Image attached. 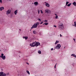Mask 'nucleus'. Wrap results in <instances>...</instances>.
<instances>
[{
	"mask_svg": "<svg viewBox=\"0 0 76 76\" xmlns=\"http://www.w3.org/2000/svg\"><path fill=\"white\" fill-rule=\"evenodd\" d=\"M45 25H48V23H45Z\"/></svg>",
	"mask_w": 76,
	"mask_h": 76,
	"instance_id": "obj_25",
	"label": "nucleus"
},
{
	"mask_svg": "<svg viewBox=\"0 0 76 76\" xmlns=\"http://www.w3.org/2000/svg\"><path fill=\"white\" fill-rule=\"evenodd\" d=\"M43 22H43L41 21V23H40V24H42L43 23Z\"/></svg>",
	"mask_w": 76,
	"mask_h": 76,
	"instance_id": "obj_31",
	"label": "nucleus"
},
{
	"mask_svg": "<svg viewBox=\"0 0 76 76\" xmlns=\"http://www.w3.org/2000/svg\"><path fill=\"white\" fill-rule=\"evenodd\" d=\"M60 36L61 37H62V35H61V34H60Z\"/></svg>",
	"mask_w": 76,
	"mask_h": 76,
	"instance_id": "obj_36",
	"label": "nucleus"
},
{
	"mask_svg": "<svg viewBox=\"0 0 76 76\" xmlns=\"http://www.w3.org/2000/svg\"><path fill=\"white\" fill-rule=\"evenodd\" d=\"M35 43V42H33L32 44V43H31L30 44V46H31V47H34L35 46H34V44Z\"/></svg>",
	"mask_w": 76,
	"mask_h": 76,
	"instance_id": "obj_9",
	"label": "nucleus"
},
{
	"mask_svg": "<svg viewBox=\"0 0 76 76\" xmlns=\"http://www.w3.org/2000/svg\"><path fill=\"white\" fill-rule=\"evenodd\" d=\"M14 13H15V15H17V13H18V10H16L14 12Z\"/></svg>",
	"mask_w": 76,
	"mask_h": 76,
	"instance_id": "obj_12",
	"label": "nucleus"
},
{
	"mask_svg": "<svg viewBox=\"0 0 76 76\" xmlns=\"http://www.w3.org/2000/svg\"><path fill=\"white\" fill-rule=\"evenodd\" d=\"M6 76V73H4H4H3L2 76Z\"/></svg>",
	"mask_w": 76,
	"mask_h": 76,
	"instance_id": "obj_17",
	"label": "nucleus"
},
{
	"mask_svg": "<svg viewBox=\"0 0 76 76\" xmlns=\"http://www.w3.org/2000/svg\"><path fill=\"white\" fill-rule=\"evenodd\" d=\"M58 15L56 16L55 17V19H58Z\"/></svg>",
	"mask_w": 76,
	"mask_h": 76,
	"instance_id": "obj_27",
	"label": "nucleus"
},
{
	"mask_svg": "<svg viewBox=\"0 0 76 76\" xmlns=\"http://www.w3.org/2000/svg\"><path fill=\"white\" fill-rule=\"evenodd\" d=\"M71 4H72V3H70V4H69L67 5V6H68V7H69L70 6V5H71Z\"/></svg>",
	"mask_w": 76,
	"mask_h": 76,
	"instance_id": "obj_18",
	"label": "nucleus"
},
{
	"mask_svg": "<svg viewBox=\"0 0 76 76\" xmlns=\"http://www.w3.org/2000/svg\"><path fill=\"white\" fill-rule=\"evenodd\" d=\"M38 2H35L34 4L35 6H38Z\"/></svg>",
	"mask_w": 76,
	"mask_h": 76,
	"instance_id": "obj_11",
	"label": "nucleus"
},
{
	"mask_svg": "<svg viewBox=\"0 0 76 76\" xmlns=\"http://www.w3.org/2000/svg\"><path fill=\"white\" fill-rule=\"evenodd\" d=\"M37 20L40 21L39 22H41V19L38 18L37 19Z\"/></svg>",
	"mask_w": 76,
	"mask_h": 76,
	"instance_id": "obj_26",
	"label": "nucleus"
},
{
	"mask_svg": "<svg viewBox=\"0 0 76 76\" xmlns=\"http://www.w3.org/2000/svg\"><path fill=\"white\" fill-rule=\"evenodd\" d=\"M45 22H48V20H45Z\"/></svg>",
	"mask_w": 76,
	"mask_h": 76,
	"instance_id": "obj_37",
	"label": "nucleus"
},
{
	"mask_svg": "<svg viewBox=\"0 0 76 76\" xmlns=\"http://www.w3.org/2000/svg\"><path fill=\"white\" fill-rule=\"evenodd\" d=\"M74 26H75V27H76V21H75L74 22Z\"/></svg>",
	"mask_w": 76,
	"mask_h": 76,
	"instance_id": "obj_21",
	"label": "nucleus"
},
{
	"mask_svg": "<svg viewBox=\"0 0 76 76\" xmlns=\"http://www.w3.org/2000/svg\"><path fill=\"white\" fill-rule=\"evenodd\" d=\"M4 7H0V10L2 11V10H4Z\"/></svg>",
	"mask_w": 76,
	"mask_h": 76,
	"instance_id": "obj_10",
	"label": "nucleus"
},
{
	"mask_svg": "<svg viewBox=\"0 0 76 76\" xmlns=\"http://www.w3.org/2000/svg\"><path fill=\"white\" fill-rule=\"evenodd\" d=\"M73 5L75 6H76V2L75 1L74 2L72 3Z\"/></svg>",
	"mask_w": 76,
	"mask_h": 76,
	"instance_id": "obj_14",
	"label": "nucleus"
},
{
	"mask_svg": "<svg viewBox=\"0 0 76 76\" xmlns=\"http://www.w3.org/2000/svg\"><path fill=\"white\" fill-rule=\"evenodd\" d=\"M45 3H46V4H45V6L46 7H50V4L48 3H47L46 2H45Z\"/></svg>",
	"mask_w": 76,
	"mask_h": 76,
	"instance_id": "obj_8",
	"label": "nucleus"
},
{
	"mask_svg": "<svg viewBox=\"0 0 76 76\" xmlns=\"http://www.w3.org/2000/svg\"><path fill=\"white\" fill-rule=\"evenodd\" d=\"M45 13H51V11L49 10H45Z\"/></svg>",
	"mask_w": 76,
	"mask_h": 76,
	"instance_id": "obj_6",
	"label": "nucleus"
},
{
	"mask_svg": "<svg viewBox=\"0 0 76 76\" xmlns=\"http://www.w3.org/2000/svg\"><path fill=\"white\" fill-rule=\"evenodd\" d=\"M38 53L39 54H41V50H38Z\"/></svg>",
	"mask_w": 76,
	"mask_h": 76,
	"instance_id": "obj_20",
	"label": "nucleus"
},
{
	"mask_svg": "<svg viewBox=\"0 0 76 76\" xmlns=\"http://www.w3.org/2000/svg\"><path fill=\"white\" fill-rule=\"evenodd\" d=\"M58 42H59V41L57 40H56V42L55 43V44L56 45L57 44V43H58Z\"/></svg>",
	"mask_w": 76,
	"mask_h": 76,
	"instance_id": "obj_19",
	"label": "nucleus"
},
{
	"mask_svg": "<svg viewBox=\"0 0 76 76\" xmlns=\"http://www.w3.org/2000/svg\"><path fill=\"white\" fill-rule=\"evenodd\" d=\"M64 8H66V6H65L64 7Z\"/></svg>",
	"mask_w": 76,
	"mask_h": 76,
	"instance_id": "obj_46",
	"label": "nucleus"
},
{
	"mask_svg": "<svg viewBox=\"0 0 76 76\" xmlns=\"http://www.w3.org/2000/svg\"><path fill=\"white\" fill-rule=\"evenodd\" d=\"M54 15H56V16H57V14H54Z\"/></svg>",
	"mask_w": 76,
	"mask_h": 76,
	"instance_id": "obj_39",
	"label": "nucleus"
},
{
	"mask_svg": "<svg viewBox=\"0 0 76 76\" xmlns=\"http://www.w3.org/2000/svg\"><path fill=\"white\" fill-rule=\"evenodd\" d=\"M0 57L2 58L3 60L6 59V56H4V54H3V53H1V56H0Z\"/></svg>",
	"mask_w": 76,
	"mask_h": 76,
	"instance_id": "obj_2",
	"label": "nucleus"
},
{
	"mask_svg": "<svg viewBox=\"0 0 76 76\" xmlns=\"http://www.w3.org/2000/svg\"><path fill=\"white\" fill-rule=\"evenodd\" d=\"M3 73H4L3 72H0V76H2Z\"/></svg>",
	"mask_w": 76,
	"mask_h": 76,
	"instance_id": "obj_16",
	"label": "nucleus"
},
{
	"mask_svg": "<svg viewBox=\"0 0 76 76\" xmlns=\"http://www.w3.org/2000/svg\"><path fill=\"white\" fill-rule=\"evenodd\" d=\"M38 14H39V10H38Z\"/></svg>",
	"mask_w": 76,
	"mask_h": 76,
	"instance_id": "obj_33",
	"label": "nucleus"
},
{
	"mask_svg": "<svg viewBox=\"0 0 76 76\" xmlns=\"http://www.w3.org/2000/svg\"><path fill=\"white\" fill-rule=\"evenodd\" d=\"M64 48H65V47H64Z\"/></svg>",
	"mask_w": 76,
	"mask_h": 76,
	"instance_id": "obj_51",
	"label": "nucleus"
},
{
	"mask_svg": "<svg viewBox=\"0 0 76 76\" xmlns=\"http://www.w3.org/2000/svg\"><path fill=\"white\" fill-rule=\"evenodd\" d=\"M25 37H23V38H25Z\"/></svg>",
	"mask_w": 76,
	"mask_h": 76,
	"instance_id": "obj_41",
	"label": "nucleus"
},
{
	"mask_svg": "<svg viewBox=\"0 0 76 76\" xmlns=\"http://www.w3.org/2000/svg\"><path fill=\"white\" fill-rule=\"evenodd\" d=\"M37 27V25H36V23H34L32 26L31 27V29H33V28H35Z\"/></svg>",
	"mask_w": 76,
	"mask_h": 76,
	"instance_id": "obj_5",
	"label": "nucleus"
},
{
	"mask_svg": "<svg viewBox=\"0 0 76 76\" xmlns=\"http://www.w3.org/2000/svg\"><path fill=\"white\" fill-rule=\"evenodd\" d=\"M53 26L54 27H55V28H56V27H57V26H55V25Z\"/></svg>",
	"mask_w": 76,
	"mask_h": 76,
	"instance_id": "obj_34",
	"label": "nucleus"
},
{
	"mask_svg": "<svg viewBox=\"0 0 76 76\" xmlns=\"http://www.w3.org/2000/svg\"><path fill=\"white\" fill-rule=\"evenodd\" d=\"M69 3V2H67L66 3V4H68Z\"/></svg>",
	"mask_w": 76,
	"mask_h": 76,
	"instance_id": "obj_32",
	"label": "nucleus"
},
{
	"mask_svg": "<svg viewBox=\"0 0 76 76\" xmlns=\"http://www.w3.org/2000/svg\"><path fill=\"white\" fill-rule=\"evenodd\" d=\"M56 65H57V63L55 65V68L56 69Z\"/></svg>",
	"mask_w": 76,
	"mask_h": 76,
	"instance_id": "obj_35",
	"label": "nucleus"
},
{
	"mask_svg": "<svg viewBox=\"0 0 76 76\" xmlns=\"http://www.w3.org/2000/svg\"><path fill=\"white\" fill-rule=\"evenodd\" d=\"M33 32L34 34H36L37 33V32H36V31L34 30L33 31Z\"/></svg>",
	"mask_w": 76,
	"mask_h": 76,
	"instance_id": "obj_13",
	"label": "nucleus"
},
{
	"mask_svg": "<svg viewBox=\"0 0 76 76\" xmlns=\"http://www.w3.org/2000/svg\"><path fill=\"white\" fill-rule=\"evenodd\" d=\"M26 72H27V73L28 74V75H30V73H29V71L27 70Z\"/></svg>",
	"mask_w": 76,
	"mask_h": 76,
	"instance_id": "obj_22",
	"label": "nucleus"
},
{
	"mask_svg": "<svg viewBox=\"0 0 76 76\" xmlns=\"http://www.w3.org/2000/svg\"><path fill=\"white\" fill-rule=\"evenodd\" d=\"M38 45H40V43L39 42H37L33 46V47H38Z\"/></svg>",
	"mask_w": 76,
	"mask_h": 76,
	"instance_id": "obj_3",
	"label": "nucleus"
},
{
	"mask_svg": "<svg viewBox=\"0 0 76 76\" xmlns=\"http://www.w3.org/2000/svg\"><path fill=\"white\" fill-rule=\"evenodd\" d=\"M67 4H66V5H65V6H67Z\"/></svg>",
	"mask_w": 76,
	"mask_h": 76,
	"instance_id": "obj_45",
	"label": "nucleus"
},
{
	"mask_svg": "<svg viewBox=\"0 0 76 76\" xmlns=\"http://www.w3.org/2000/svg\"><path fill=\"white\" fill-rule=\"evenodd\" d=\"M39 34L41 35V32H40Z\"/></svg>",
	"mask_w": 76,
	"mask_h": 76,
	"instance_id": "obj_43",
	"label": "nucleus"
},
{
	"mask_svg": "<svg viewBox=\"0 0 76 76\" xmlns=\"http://www.w3.org/2000/svg\"><path fill=\"white\" fill-rule=\"evenodd\" d=\"M28 38V37L27 36L25 37V39L26 40V39H27Z\"/></svg>",
	"mask_w": 76,
	"mask_h": 76,
	"instance_id": "obj_24",
	"label": "nucleus"
},
{
	"mask_svg": "<svg viewBox=\"0 0 76 76\" xmlns=\"http://www.w3.org/2000/svg\"><path fill=\"white\" fill-rule=\"evenodd\" d=\"M43 25H45V23L43 24Z\"/></svg>",
	"mask_w": 76,
	"mask_h": 76,
	"instance_id": "obj_48",
	"label": "nucleus"
},
{
	"mask_svg": "<svg viewBox=\"0 0 76 76\" xmlns=\"http://www.w3.org/2000/svg\"><path fill=\"white\" fill-rule=\"evenodd\" d=\"M6 75V76H8L9 75V73H8Z\"/></svg>",
	"mask_w": 76,
	"mask_h": 76,
	"instance_id": "obj_30",
	"label": "nucleus"
},
{
	"mask_svg": "<svg viewBox=\"0 0 76 76\" xmlns=\"http://www.w3.org/2000/svg\"><path fill=\"white\" fill-rule=\"evenodd\" d=\"M64 48H65V47H64Z\"/></svg>",
	"mask_w": 76,
	"mask_h": 76,
	"instance_id": "obj_52",
	"label": "nucleus"
},
{
	"mask_svg": "<svg viewBox=\"0 0 76 76\" xmlns=\"http://www.w3.org/2000/svg\"><path fill=\"white\" fill-rule=\"evenodd\" d=\"M60 47H61V45H60V44H58L57 46L55 47V49H56H56H60Z\"/></svg>",
	"mask_w": 76,
	"mask_h": 76,
	"instance_id": "obj_4",
	"label": "nucleus"
},
{
	"mask_svg": "<svg viewBox=\"0 0 76 76\" xmlns=\"http://www.w3.org/2000/svg\"><path fill=\"white\" fill-rule=\"evenodd\" d=\"M72 26H74V25H73V24Z\"/></svg>",
	"mask_w": 76,
	"mask_h": 76,
	"instance_id": "obj_49",
	"label": "nucleus"
},
{
	"mask_svg": "<svg viewBox=\"0 0 76 76\" xmlns=\"http://www.w3.org/2000/svg\"><path fill=\"white\" fill-rule=\"evenodd\" d=\"M0 3L1 4V3H2V0H0Z\"/></svg>",
	"mask_w": 76,
	"mask_h": 76,
	"instance_id": "obj_29",
	"label": "nucleus"
},
{
	"mask_svg": "<svg viewBox=\"0 0 76 76\" xmlns=\"http://www.w3.org/2000/svg\"><path fill=\"white\" fill-rule=\"evenodd\" d=\"M26 64H28V65H29V63H27Z\"/></svg>",
	"mask_w": 76,
	"mask_h": 76,
	"instance_id": "obj_44",
	"label": "nucleus"
},
{
	"mask_svg": "<svg viewBox=\"0 0 76 76\" xmlns=\"http://www.w3.org/2000/svg\"><path fill=\"white\" fill-rule=\"evenodd\" d=\"M55 50V49H54V50Z\"/></svg>",
	"mask_w": 76,
	"mask_h": 76,
	"instance_id": "obj_50",
	"label": "nucleus"
},
{
	"mask_svg": "<svg viewBox=\"0 0 76 76\" xmlns=\"http://www.w3.org/2000/svg\"><path fill=\"white\" fill-rule=\"evenodd\" d=\"M7 1H11V0H7Z\"/></svg>",
	"mask_w": 76,
	"mask_h": 76,
	"instance_id": "obj_42",
	"label": "nucleus"
},
{
	"mask_svg": "<svg viewBox=\"0 0 76 76\" xmlns=\"http://www.w3.org/2000/svg\"><path fill=\"white\" fill-rule=\"evenodd\" d=\"M40 11H41V13L42 14V13H43V12H42V11L41 10H40Z\"/></svg>",
	"mask_w": 76,
	"mask_h": 76,
	"instance_id": "obj_28",
	"label": "nucleus"
},
{
	"mask_svg": "<svg viewBox=\"0 0 76 76\" xmlns=\"http://www.w3.org/2000/svg\"><path fill=\"white\" fill-rule=\"evenodd\" d=\"M58 28L60 29H63V28H64V26H63V23H60L59 25Z\"/></svg>",
	"mask_w": 76,
	"mask_h": 76,
	"instance_id": "obj_1",
	"label": "nucleus"
},
{
	"mask_svg": "<svg viewBox=\"0 0 76 76\" xmlns=\"http://www.w3.org/2000/svg\"><path fill=\"white\" fill-rule=\"evenodd\" d=\"M71 56H73V57H74L76 58V55L75 54H72L71 55Z\"/></svg>",
	"mask_w": 76,
	"mask_h": 76,
	"instance_id": "obj_15",
	"label": "nucleus"
},
{
	"mask_svg": "<svg viewBox=\"0 0 76 76\" xmlns=\"http://www.w3.org/2000/svg\"><path fill=\"white\" fill-rule=\"evenodd\" d=\"M19 30L20 31H21V30H20V29Z\"/></svg>",
	"mask_w": 76,
	"mask_h": 76,
	"instance_id": "obj_47",
	"label": "nucleus"
},
{
	"mask_svg": "<svg viewBox=\"0 0 76 76\" xmlns=\"http://www.w3.org/2000/svg\"><path fill=\"white\" fill-rule=\"evenodd\" d=\"M51 51L53 50V48H51Z\"/></svg>",
	"mask_w": 76,
	"mask_h": 76,
	"instance_id": "obj_38",
	"label": "nucleus"
},
{
	"mask_svg": "<svg viewBox=\"0 0 76 76\" xmlns=\"http://www.w3.org/2000/svg\"><path fill=\"white\" fill-rule=\"evenodd\" d=\"M73 40L75 42V39H73Z\"/></svg>",
	"mask_w": 76,
	"mask_h": 76,
	"instance_id": "obj_40",
	"label": "nucleus"
},
{
	"mask_svg": "<svg viewBox=\"0 0 76 76\" xmlns=\"http://www.w3.org/2000/svg\"><path fill=\"white\" fill-rule=\"evenodd\" d=\"M36 25H37V26L38 25H39V22H37L36 23Z\"/></svg>",
	"mask_w": 76,
	"mask_h": 76,
	"instance_id": "obj_23",
	"label": "nucleus"
},
{
	"mask_svg": "<svg viewBox=\"0 0 76 76\" xmlns=\"http://www.w3.org/2000/svg\"><path fill=\"white\" fill-rule=\"evenodd\" d=\"M6 12V15H9V14H10V13H11V10H8Z\"/></svg>",
	"mask_w": 76,
	"mask_h": 76,
	"instance_id": "obj_7",
	"label": "nucleus"
}]
</instances>
